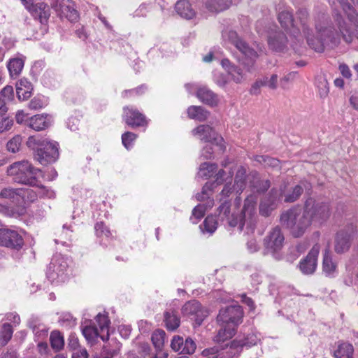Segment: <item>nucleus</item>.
I'll return each instance as SVG.
<instances>
[{
	"mask_svg": "<svg viewBox=\"0 0 358 358\" xmlns=\"http://www.w3.org/2000/svg\"><path fill=\"white\" fill-rule=\"evenodd\" d=\"M221 204L218 210L219 218L224 221L231 227H238L240 231H244L246 234L254 232L256 224L255 206L257 198L254 195L248 196L244 201L243 208L238 215L230 214L231 202L229 200L220 199Z\"/></svg>",
	"mask_w": 358,
	"mask_h": 358,
	"instance_id": "nucleus-1",
	"label": "nucleus"
},
{
	"mask_svg": "<svg viewBox=\"0 0 358 358\" xmlns=\"http://www.w3.org/2000/svg\"><path fill=\"white\" fill-rule=\"evenodd\" d=\"M309 14L306 9H299L296 13V21L300 23L299 29H301L304 36L306 38L308 45L316 52H322L325 48H334L340 43V35L334 31L331 27H322L320 24L315 25L317 37L310 34L308 27Z\"/></svg>",
	"mask_w": 358,
	"mask_h": 358,
	"instance_id": "nucleus-2",
	"label": "nucleus"
},
{
	"mask_svg": "<svg viewBox=\"0 0 358 358\" xmlns=\"http://www.w3.org/2000/svg\"><path fill=\"white\" fill-rule=\"evenodd\" d=\"M334 14V20L340 38L350 43L354 38L358 39V13L346 0H329Z\"/></svg>",
	"mask_w": 358,
	"mask_h": 358,
	"instance_id": "nucleus-3",
	"label": "nucleus"
},
{
	"mask_svg": "<svg viewBox=\"0 0 358 358\" xmlns=\"http://www.w3.org/2000/svg\"><path fill=\"white\" fill-rule=\"evenodd\" d=\"M243 314L242 307L238 304L222 308L217 316V322L220 329L215 336V341L224 342L232 338L236 332L238 326L243 321Z\"/></svg>",
	"mask_w": 358,
	"mask_h": 358,
	"instance_id": "nucleus-4",
	"label": "nucleus"
},
{
	"mask_svg": "<svg viewBox=\"0 0 358 358\" xmlns=\"http://www.w3.org/2000/svg\"><path fill=\"white\" fill-rule=\"evenodd\" d=\"M280 224L287 229L294 238L302 236L311 225L305 209L302 211L299 206H294L280 215Z\"/></svg>",
	"mask_w": 358,
	"mask_h": 358,
	"instance_id": "nucleus-5",
	"label": "nucleus"
},
{
	"mask_svg": "<svg viewBox=\"0 0 358 358\" xmlns=\"http://www.w3.org/2000/svg\"><path fill=\"white\" fill-rule=\"evenodd\" d=\"M27 145L34 150V159L43 166L54 163L59 157L57 142L31 136L29 137Z\"/></svg>",
	"mask_w": 358,
	"mask_h": 358,
	"instance_id": "nucleus-6",
	"label": "nucleus"
},
{
	"mask_svg": "<svg viewBox=\"0 0 358 358\" xmlns=\"http://www.w3.org/2000/svg\"><path fill=\"white\" fill-rule=\"evenodd\" d=\"M39 169L26 160L15 162L7 169L8 175L13 176L15 182L33 187L38 186L36 175Z\"/></svg>",
	"mask_w": 358,
	"mask_h": 358,
	"instance_id": "nucleus-7",
	"label": "nucleus"
},
{
	"mask_svg": "<svg viewBox=\"0 0 358 358\" xmlns=\"http://www.w3.org/2000/svg\"><path fill=\"white\" fill-rule=\"evenodd\" d=\"M222 39L233 44L243 55L249 59L248 63L244 62V66L248 71L251 72L254 69L255 59L257 57L256 51L241 38L235 31L225 29L222 33Z\"/></svg>",
	"mask_w": 358,
	"mask_h": 358,
	"instance_id": "nucleus-8",
	"label": "nucleus"
},
{
	"mask_svg": "<svg viewBox=\"0 0 358 358\" xmlns=\"http://www.w3.org/2000/svg\"><path fill=\"white\" fill-rule=\"evenodd\" d=\"M304 209L309 218L310 224H322L330 217L331 210L328 203L308 199L304 204Z\"/></svg>",
	"mask_w": 358,
	"mask_h": 358,
	"instance_id": "nucleus-9",
	"label": "nucleus"
},
{
	"mask_svg": "<svg viewBox=\"0 0 358 358\" xmlns=\"http://www.w3.org/2000/svg\"><path fill=\"white\" fill-rule=\"evenodd\" d=\"M285 236L281 229L277 226L273 228L264 238V245L266 253L275 255L283 247Z\"/></svg>",
	"mask_w": 358,
	"mask_h": 358,
	"instance_id": "nucleus-10",
	"label": "nucleus"
},
{
	"mask_svg": "<svg viewBox=\"0 0 358 358\" xmlns=\"http://www.w3.org/2000/svg\"><path fill=\"white\" fill-rule=\"evenodd\" d=\"M26 9L36 19H38L43 24L47 23L50 16V10L49 6L43 2L34 3V0H21Z\"/></svg>",
	"mask_w": 358,
	"mask_h": 358,
	"instance_id": "nucleus-11",
	"label": "nucleus"
},
{
	"mask_svg": "<svg viewBox=\"0 0 358 358\" xmlns=\"http://www.w3.org/2000/svg\"><path fill=\"white\" fill-rule=\"evenodd\" d=\"M320 250V245L318 243L315 244L306 257L300 261L299 268L303 274L310 275L315 271Z\"/></svg>",
	"mask_w": 358,
	"mask_h": 358,
	"instance_id": "nucleus-12",
	"label": "nucleus"
},
{
	"mask_svg": "<svg viewBox=\"0 0 358 358\" xmlns=\"http://www.w3.org/2000/svg\"><path fill=\"white\" fill-rule=\"evenodd\" d=\"M123 120L131 128L145 127L148 124L146 117L132 106L123 108Z\"/></svg>",
	"mask_w": 358,
	"mask_h": 358,
	"instance_id": "nucleus-13",
	"label": "nucleus"
},
{
	"mask_svg": "<svg viewBox=\"0 0 358 358\" xmlns=\"http://www.w3.org/2000/svg\"><path fill=\"white\" fill-rule=\"evenodd\" d=\"M23 245V238L17 231L8 229H0V245L20 250Z\"/></svg>",
	"mask_w": 358,
	"mask_h": 358,
	"instance_id": "nucleus-14",
	"label": "nucleus"
},
{
	"mask_svg": "<svg viewBox=\"0 0 358 358\" xmlns=\"http://www.w3.org/2000/svg\"><path fill=\"white\" fill-rule=\"evenodd\" d=\"M68 268V263L66 260L60 255L53 257L49 264L47 276L50 280H55L65 274Z\"/></svg>",
	"mask_w": 358,
	"mask_h": 358,
	"instance_id": "nucleus-15",
	"label": "nucleus"
},
{
	"mask_svg": "<svg viewBox=\"0 0 358 358\" xmlns=\"http://www.w3.org/2000/svg\"><path fill=\"white\" fill-rule=\"evenodd\" d=\"M306 187L307 184L303 182L296 185L289 189H286V185H281L280 187L278 198L282 199L285 203H294L300 198L303 192L304 188Z\"/></svg>",
	"mask_w": 358,
	"mask_h": 358,
	"instance_id": "nucleus-16",
	"label": "nucleus"
},
{
	"mask_svg": "<svg viewBox=\"0 0 358 358\" xmlns=\"http://www.w3.org/2000/svg\"><path fill=\"white\" fill-rule=\"evenodd\" d=\"M211 350L213 352V353L217 354V358H236L242 351L238 339L231 341L229 344H227L223 348H214Z\"/></svg>",
	"mask_w": 358,
	"mask_h": 358,
	"instance_id": "nucleus-17",
	"label": "nucleus"
},
{
	"mask_svg": "<svg viewBox=\"0 0 358 358\" xmlns=\"http://www.w3.org/2000/svg\"><path fill=\"white\" fill-rule=\"evenodd\" d=\"M278 194L277 190L272 189L268 195L259 204V213L264 217H268L271 212L278 206Z\"/></svg>",
	"mask_w": 358,
	"mask_h": 358,
	"instance_id": "nucleus-18",
	"label": "nucleus"
},
{
	"mask_svg": "<svg viewBox=\"0 0 358 358\" xmlns=\"http://www.w3.org/2000/svg\"><path fill=\"white\" fill-rule=\"evenodd\" d=\"M57 14L61 19L66 18L71 22H75L79 18L78 12L71 0H61Z\"/></svg>",
	"mask_w": 358,
	"mask_h": 358,
	"instance_id": "nucleus-19",
	"label": "nucleus"
},
{
	"mask_svg": "<svg viewBox=\"0 0 358 358\" xmlns=\"http://www.w3.org/2000/svg\"><path fill=\"white\" fill-rule=\"evenodd\" d=\"M182 311L187 315H195V321L198 325H201L203 317L207 316V312L201 310V303L196 301H189L183 306Z\"/></svg>",
	"mask_w": 358,
	"mask_h": 358,
	"instance_id": "nucleus-20",
	"label": "nucleus"
},
{
	"mask_svg": "<svg viewBox=\"0 0 358 358\" xmlns=\"http://www.w3.org/2000/svg\"><path fill=\"white\" fill-rule=\"evenodd\" d=\"M352 236L344 231L341 230L336 234L334 242V250L337 254H342L348 252L351 245Z\"/></svg>",
	"mask_w": 358,
	"mask_h": 358,
	"instance_id": "nucleus-21",
	"label": "nucleus"
},
{
	"mask_svg": "<svg viewBox=\"0 0 358 358\" xmlns=\"http://www.w3.org/2000/svg\"><path fill=\"white\" fill-rule=\"evenodd\" d=\"M270 48L276 52H283L287 47V38L282 31H277L268 38Z\"/></svg>",
	"mask_w": 358,
	"mask_h": 358,
	"instance_id": "nucleus-22",
	"label": "nucleus"
},
{
	"mask_svg": "<svg viewBox=\"0 0 358 358\" xmlns=\"http://www.w3.org/2000/svg\"><path fill=\"white\" fill-rule=\"evenodd\" d=\"M278 20L284 29L293 28V35L295 36V34L299 33V27L296 23L295 24L293 15L289 11L282 10L280 12L278 15Z\"/></svg>",
	"mask_w": 358,
	"mask_h": 358,
	"instance_id": "nucleus-23",
	"label": "nucleus"
},
{
	"mask_svg": "<svg viewBox=\"0 0 358 358\" xmlns=\"http://www.w3.org/2000/svg\"><path fill=\"white\" fill-rule=\"evenodd\" d=\"M196 96L201 101L209 106H215L218 103L217 94L205 86L197 90Z\"/></svg>",
	"mask_w": 358,
	"mask_h": 358,
	"instance_id": "nucleus-24",
	"label": "nucleus"
},
{
	"mask_svg": "<svg viewBox=\"0 0 358 358\" xmlns=\"http://www.w3.org/2000/svg\"><path fill=\"white\" fill-rule=\"evenodd\" d=\"M32 90V84L26 78H22L16 83V93L20 100H26L29 98Z\"/></svg>",
	"mask_w": 358,
	"mask_h": 358,
	"instance_id": "nucleus-25",
	"label": "nucleus"
},
{
	"mask_svg": "<svg viewBox=\"0 0 358 358\" xmlns=\"http://www.w3.org/2000/svg\"><path fill=\"white\" fill-rule=\"evenodd\" d=\"M337 263L334 262L329 248H327L323 255L322 270L329 277H334L336 273Z\"/></svg>",
	"mask_w": 358,
	"mask_h": 358,
	"instance_id": "nucleus-26",
	"label": "nucleus"
},
{
	"mask_svg": "<svg viewBox=\"0 0 358 358\" xmlns=\"http://www.w3.org/2000/svg\"><path fill=\"white\" fill-rule=\"evenodd\" d=\"M176 13L182 17L189 20L193 18L196 13L187 0H179L175 5Z\"/></svg>",
	"mask_w": 358,
	"mask_h": 358,
	"instance_id": "nucleus-27",
	"label": "nucleus"
},
{
	"mask_svg": "<svg viewBox=\"0 0 358 358\" xmlns=\"http://www.w3.org/2000/svg\"><path fill=\"white\" fill-rule=\"evenodd\" d=\"M192 133L194 135L199 136L200 139L206 142H211L213 140H217L215 131L209 125H199L192 131Z\"/></svg>",
	"mask_w": 358,
	"mask_h": 358,
	"instance_id": "nucleus-28",
	"label": "nucleus"
},
{
	"mask_svg": "<svg viewBox=\"0 0 358 358\" xmlns=\"http://www.w3.org/2000/svg\"><path fill=\"white\" fill-rule=\"evenodd\" d=\"M164 317L167 329L174 331L180 326V319L176 310L173 309L166 310L164 314Z\"/></svg>",
	"mask_w": 358,
	"mask_h": 358,
	"instance_id": "nucleus-29",
	"label": "nucleus"
},
{
	"mask_svg": "<svg viewBox=\"0 0 358 358\" xmlns=\"http://www.w3.org/2000/svg\"><path fill=\"white\" fill-rule=\"evenodd\" d=\"M24 57H17L9 60L7 68L11 77H17L20 74L24 67Z\"/></svg>",
	"mask_w": 358,
	"mask_h": 358,
	"instance_id": "nucleus-30",
	"label": "nucleus"
},
{
	"mask_svg": "<svg viewBox=\"0 0 358 358\" xmlns=\"http://www.w3.org/2000/svg\"><path fill=\"white\" fill-rule=\"evenodd\" d=\"M232 3V0H206V8L210 12H220L227 9Z\"/></svg>",
	"mask_w": 358,
	"mask_h": 358,
	"instance_id": "nucleus-31",
	"label": "nucleus"
},
{
	"mask_svg": "<svg viewBox=\"0 0 358 358\" xmlns=\"http://www.w3.org/2000/svg\"><path fill=\"white\" fill-rule=\"evenodd\" d=\"M28 326L37 336L43 337L47 335L48 329L37 317H31L28 322Z\"/></svg>",
	"mask_w": 358,
	"mask_h": 358,
	"instance_id": "nucleus-32",
	"label": "nucleus"
},
{
	"mask_svg": "<svg viewBox=\"0 0 358 358\" xmlns=\"http://www.w3.org/2000/svg\"><path fill=\"white\" fill-rule=\"evenodd\" d=\"M187 115L190 119L203 122L208 119L209 112L201 106H192L187 108Z\"/></svg>",
	"mask_w": 358,
	"mask_h": 358,
	"instance_id": "nucleus-33",
	"label": "nucleus"
},
{
	"mask_svg": "<svg viewBox=\"0 0 358 358\" xmlns=\"http://www.w3.org/2000/svg\"><path fill=\"white\" fill-rule=\"evenodd\" d=\"M246 169L243 166H240L236 171L234 179V188L237 193L241 194L246 186Z\"/></svg>",
	"mask_w": 358,
	"mask_h": 358,
	"instance_id": "nucleus-34",
	"label": "nucleus"
},
{
	"mask_svg": "<svg viewBox=\"0 0 358 358\" xmlns=\"http://www.w3.org/2000/svg\"><path fill=\"white\" fill-rule=\"evenodd\" d=\"M27 125L36 131H41L48 127L49 122L46 121V116L37 115L27 120Z\"/></svg>",
	"mask_w": 358,
	"mask_h": 358,
	"instance_id": "nucleus-35",
	"label": "nucleus"
},
{
	"mask_svg": "<svg viewBox=\"0 0 358 358\" xmlns=\"http://www.w3.org/2000/svg\"><path fill=\"white\" fill-rule=\"evenodd\" d=\"M213 200H209L206 203L197 205L192 210V217L191 220L193 223H196L200 219L205 215V212L208 208L213 207Z\"/></svg>",
	"mask_w": 358,
	"mask_h": 358,
	"instance_id": "nucleus-36",
	"label": "nucleus"
},
{
	"mask_svg": "<svg viewBox=\"0 0 358 358\" xmlns=\"http://www.w3.org/2000/svg\"><path fill=\"white\" fill-rule=\"evenodd\" d=\"M217 169V165L215 163H202L198 171V176L203 179H208L211 177Z\"/></svg>",
	"mask_w": 358,
	"mask_h": 358,
	"instance_id": "nucleus-37",
	"label": "nucleus"
},
{
	"mask_svg": "<svg viewBox=\"0 0 358 358\" xmlns=\"http://www.w3.org/2000/svg\"><path fill=\"white\" fill-rule=\"evenodd\" d=\"M354 348L352 344L343 343L334 352L335 358H353Z\"/></svg>",
	"mask_w": 358,
	"mask_h": 358,
	"instance_id": "nucleus-38",
	"label": "nucleus"
},
{
	"mask_svg": "<svg viewBox=\"0 0 358 358\" xmlns=\"http://www.w3.org/2000/svg\"><path fill=\"white\" fill-rule=\"evenodd\" d=\"M250 186L253 192L264 193L270 187L271 182L268 180H260L254 176L253 180L250 182Z\"/></svg>",
	"mask_w": 358,
	"mask_h": 358,
	"instance_id": "nucleus-39",
	"label": "nucleus"
},
{
	"mask_svg": "<svg viewBox=\"0 0 358 358\" xmlns=\"http://www.w3.org/2000/svg\"><path fill=\"white\" fill-rule=\"evenodd\" d=\"M51 347L55 351L61 350L64 345V340L59 331H53L50 336Z\"/></svg>",
	"mask_w": 358,
	"mask_h": 358,
	"instance_id": "nucleus-40",
	"label": "nucleus"
},
{
	"mask_svg": "<svg viewBox=\"0 0 358 358\" xmlns=\"http://www.w3.org/2000/svg\"><path fill=\"white\" fill-rule=\"evenodd\" d=\"M82 333L87 341L91 345H94L96 343V341L99 336L98 329L91 325H86L82 329Z\"/></svg>",
	"mask_w": 358,
	"mask_h": 358,
	"instance_id": "nucleus-41",
	"label": "nucleus"
},
{
	"mask_svg": "<svg viewBox=\"0 0 358 358\" xmlns=\"http://www.w3.org/2000/svg\"><path fill=\"white\" fill-rule=\"evenodd\" d=\"M13 333L12 326L8 323L3 324L0 330V345H6L11 339Z\"/></svg>",
	"mask_w": 358,
	"mask_h": 358,
	"instance_id": "nucleus-42",
	"label": "nucleus"
},
{
	"mask_svg": "<svg viewBox=\"0 0 358 358\" xmlns=\"http://www.w3.org/2000/svg\"><path fill=\"white\" fill-rule=\"evenodd\" d=\"M215 187L214 182H207L203 187L201 193H198L196 195V198L198 201H204L206 200V203L209 200H213L210 199V196L212 194L213 189Z\"/></svg>",
	"mask_w": 358,
	"mask_h": 358,
	"instance_id": "nucleus-43",
	"label": "nucleus"
},
{
	"mask_svg": "<svg viewBox=\"0 0 358 358\" xmlns=\"http://www.w3.org/2000/svg\"><path fill=\"white\" fill-rule=\"evenodd\" d=\"M166 334L162 329H157L152 334L151 340L155 348L157 350H161L164 346Z\"/></svg>",
	"mask_w": 358,
	"mask_h": 358,
	"instance_id": "nucleus-44",
	"label": "nucleus"
},
{
	"mask_svg": "<svg viewBox=\"0 0 358 358\" xmlns=\"http://www.w3.org/2000/svg\"><path fill=\"white\" fill-rule=\"evenodd\" d=\"M217 222L216 217L213 215H208L203 221V225L200 227L203 231L213 234L217 229Z\"/></svg>",
	"mask_w": 358,
	"mask_h": 358,
	"instance_id": "nucleus-45",
	"label": "nucleus"
},
{
	"mask_svg": "<svg viewBox=\"0 0 358 358\" xmlns=\"http://www.w3.org/2000/svg\"><path fill=\"white\" fill-rule=\"evenodd\" d=\"M229 74L236 83H241L245 79L243 70L237 66H230Z\"/></svg>",
	"mask_w": 358,
	"mask_h": 358,
	"instance_id": "nucleus-46",
	"label": "nucleus"
},
{
	"mask_svg": "<svg viewBox=\"0 0 358 358\" xmlns=\"http://www.w3.org/2000/svg\"><path fill=\"white\" fill-rule=\"evenodd\" d=\"M255 161L265 166L277 167L279 166V160L267 155H257Z\"/></svg>",
	"mask_w": 358,
	"mask_h": 358,
	"instance_id": "nucleus-47",
	"label": "nucleus"
},
{
	"mask_svg": "<svg viewBox=\"0 0 358 358\" xmlns=\"http://www.w3.org/2000/svg\"><path fill=\"white\" fill-rule=\"evenodd\" d=\"M21 143L22 137L20 135H16L7 143V149L8 151L15 153L20 150Z\"/></svg>",
	"mask_w": 358,
	"mask_h": 358,
	"instance_id": "nucleus-48",
	"label": "nucleus"
},
{
	"mask_svg": "<svg viewBox=\"0 0 358 358\" xmlns=\"http://www.w3.org/2000/svg\"><path fill=\"white\" fill-rule=\"evenodd\" d=\"M317 86L320 97L324 98L327 96L329 93V84L327 80L324 78L320 77L317 81Z\"/></svg>",
	"mask_w": 358,
	"mask_h": 358,
	"instance_id": "nucleus-49",
	"label": "nucleus"
},
{
	"mask_svg": "<svg viewBox=\"0 0 358 358\" xmlns=\"http://www.w3.org/2000/svg\"><path fill=\"white\" fill-rule=\"evenodd\" d=\"M258 341L257 337L254 334H248L243 339L238 340V345L242 349L243 347L250 348L257 344Z\"/></svg>",
	"mask_w": 358,
	"mask_h": 358,
	"instance_id": "nucleus-50",
	"label": "nucleus"
},
{
	"mask_svg": "<svg viewBox=\"0 0 358 358\" xmlns=\"http://www.w3.org/2000/svg\"><path fill=\"white\" fill-rule=\"evenodd\" d=\"M13 124V120L7 117L6 113H0V133L9 130Z\"/></svg>",
	"mask_w": 358,
	"mask_h": 358,
	"instance_id": "nucleus-51",
	"label": "nucleus"
},
{
	"mask_svg": "<svg viewBox=\"0 0 358 358\" xmlns=\"http://www.w3.org/2000/svg\"><path fill=\"white\" fill-rule=\"evenodd\" d=\"M13 88L10 85L6 86L0 92V101H4V106L8 101L13 98Z\"/></svg>",
	"mask_w": 358,
	"mask_h": 358,
	"instance_id": "nucleus-52",
	"label": "nucleus"
},
{
	"mask_svg": "<svg viewBox=\"0 0 358 358\" xmlns=\"http://www.w3.org/2000/svg\"><path fill=\"white\" fill-rule=\"evenodd\" d=\"M196 348V345L194 341L191 338L188 337L184 342L182 353L192 355L195 352Z\"/></svg>",
	"mask_w": 358,
	"mask_h": 358,
	"instance_id": "nucleus-53",
	"label": "nucleus"
},
{
	"mask_svg": "<svg viewBox=\"0 0 358 358\" xmlns=\"http://www.w3.org/2000/svg\"><path fill=\"white\" fill-rule=\"evenodd\" d=\"M262 82V85L266 86L271 90H275L277 88L278 76L277 74H272L271 78L264 77L260 78Z\"/></svg>",
	"mask_w": 358,
	"mask_h": 358,
	"instance_id": "nucleus-54",
	"label": "nucleus"
},
{
	"mask_svg": "<svg viewBox=\"0 0 358 358\" xmlns=\"http://www.w3.org/2000/svg\"><path fill=\"white\" fill-rule=\"evenodd\" d=\"M136 138L137 135L134 133L127 131L122 135V144L127 149H129Z\"/></svg>",
	"mask_w": 358,
	"mask_h": 358,
	"instance_id": "nucleus-55",
	"label": "nucleus"
},
{
	"mask_svg": "<svg viewBox=\"0 0 358 358\" xmlns=\"http://www.w3.org/2000/svg\"><path fill=\"white\" fill-rule=\"evenodd\" d=\"M94 229L97 236L101 237L105 236L109 237L111 235L110 230L102 222H97L94 226Z\"/></svg>",
	"mask_w": 358,
	"mask_h": 358,
	"instance_id": "nucleus-56",
	"label": "nucleus"
},
{
	"mask_svg": "<svg viewBox=\"0 0 358 358\" xmlns=\"http://www.w3.org/2000/svg\"><path fill=\"white\" fill-rule=\"evenodd\" d=\"M96 321L101 331H104L105 329L108 331L110 324V320L108 316L99 313L96 317Z\"/></svg>",
	"mask_w": 358,
	"mask_h": 358,
	"instance_id": "nucleus-57",
	"label": "nucleus"
},
{
	"mask_svg": "<svg viewBox=\"0 0 358 358\" xmlns=\"http://www.w3.org/2000/svg\"><path fill=\"white\" fill-rule=\"evenodd\" d=\"M183 345V338L179 336H175L171 341V347L174 351L180 352V353H182Z\"/></svg>",
	"mask_w": 358,
	"mask_h": 358,
	"instance_id": "nucleus-58",
	"label": "nucleus"
},
{
	"mask_svg": "<svg viewBox=\"0 0 358 358\" xmlns=\"http://www.w3.org/2000/svg\"><path fill=\"white\" fill-rule=\"evenodd\" d=\"M19 194V189L13 188H4L0 192L1 198L13 199Z\"/></svg>",
	"mask_w": 358,
	"mask_h": 358,
	"instance_id": "nucleus-59",
	"label": "nucleus"
},
{
	"mask_svg": "<svg viewBox=\"0 0 358 358\" xmlns=\"http://www.w3.org/2000/svg\"><path fill=\"white\" fill-rule=\"evenodd\" d=\"M296 71H292L285 75L283 78L280 79L281 87L285 89L287 87V83L294 80V79L296 78Z\"/></svg>",
	"mask_w": 358,
	"mask_h": 358,
	"instance_id": "nucleus-60",
	"label": "nucleus"
},
{
	"mask_svg": "<svg viewBox=\"0 0 358 358\" xmlns=\"http://www.w3.org/2000/svg\"><path fill=\"white\" fill-rule=\"evenodd\" d=\"M39 189L38 192V194L43 197H48V198H54L55 196V192L52 190H50L48 188H46L45 186L42 185H38L37 186Z\"/></svg>",
	"mask_w": 358,
	"mask_h": 358,
	"instance_id": "nucleus-61",
	"label": "nucleus"
},
{
	"mask_svg": "<svg viewBox=\"0 0 358 358\" xmlns=\"http://www.w3.org/2000/svg\"><path fill=\"white\" fill-rule=\"evenodd\" d=\"M214 80L216 84L220 87H224L228 83L227 76L219 72L215 74Z\"/></svg>",
	"mask_w": 358,
	"mask_h": 358,
	"instance_id": "nucleus-62",
	"label": "nucleus"
},
{
	"mask_svg": "<svg viewBox=\"0 0 358 358\" xmlns=\"http://www.w3.org/2000/svg\"><path fill=\"white\" fill-rule=\"evenodd\" d=\"M79 345L78 338L75 334H71L68 338V348L75 350L78 348Z\"/></svg>",
	"mask_w": 358,
	"mask_h": 358,
	"instance_id": "nucleus-63",
	"label": "nucleus"
},
{
	"mask_svg": "<svg viewBox=\"0 0 358 358\" xmlns=\"http://www.w3.org/2000/svg\"><path fill=\"white\" fill-rule=\"evenodd\" d=\"M201 156L206 159L213 157V149L211 144L206 145L201 151Z\"/></svg>",
	"mask_w": 358,
	"mask_h": 358,
	"instance_id": "nucleus-64",
	"label": "nucleus"
}]
</instances>
